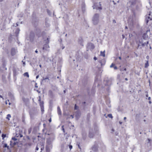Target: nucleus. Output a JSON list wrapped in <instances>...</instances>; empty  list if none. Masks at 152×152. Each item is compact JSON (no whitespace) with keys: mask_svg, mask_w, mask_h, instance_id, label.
Returning <instances> with one entry per match:
<instances>
[{"mask_svg":"<svg viewBox=\"0 0 152 152\" xmlns=\"http://www.w3.org/2000/svg\"><path fill=\"white\" fill-rule=\"evenodd\" d=\"M53 147L52 141L50 138H48L47 139L46 145V150L47 151H49L52 149Z\"/></svg>","mask_w":152,"mask_h":152,"instance_id":"f257e3e1","label":"nucleus"},{"mask_svg":"<svg viewBox=\"0 0 152 152\" xmlns=\"http://www.w3.org/2000/svg\"><path fill=\"white\" fill-rule=\"evenodd\" d=\"M50 39L48 38L46 40H45L46 44L44 45L43 48V50H44L49 51V46L48 45V43L49 42Z\"/></svg>","mask_w":152,"mask_h":152,"instance_id":"f03ea898","label":"nucleus"},{"mask_svg":"<svg viewBox=\"0 0 152 152\" xmlns=\"http://www.w3.org/2000/svg\"><path fill=\"white\" fill-rule=\"evenodd\" d=\"M99 17V15L98 14H96L94 16L92 19V21L94 25H96L98 23Z\"/></svg>","mask_w":152,"mask_h":152,"instance_id":"7ed1b4c3","label":"nucleus"},{"mask_svg":"<svg viewBox=\"0 0 152 152\" xmlns=\"http://www.w3.org/2000/svg\"><path fill=\"white\" fill-rule=\"evenodd\" d=\"M145 40V39L144 38L143 39H141V40L139 41V43L138 44V48L141 46H142V47H145V46H147V45L148 44V41H147L146 43L145 42H144V41Z\"/></svg>","mask_w":152,"mask_h":152,"instance_id":"20e7f679","label":"nucleus"},{"mask_svg":"<svg viewBox=\"0 0 152 152\" xmlns=\"http://www.w3.org/2000/svg\"><path fill=\"white\" fill-rule=\"evenodd\" d=\"M149 21L150 23H152V16H151L150 13L149 15H146L145 17V22L146 24H147Z\"/></svg>","mask_w":152,"mask_h":152,"instance_id":"39448f33","label":"nucleus"},{"mask_svg":"<svg viewBox=\"0 0 152 152\" xmlns=\"http://www.w3.org/2000/svg\"><path fill=\"white\" fill-rule=\"evenodd\" d=\"M38 114V111L37 110L31 111L30 112V114L31 118H34V117Z\"/></svg>","mask_w":152,"mask_h":152,"instance_id":"423d86ee","label":"nucleus"},{"mask_svg":"<svg viewBox=\"0 0 152 152\" xmlns=\"http://www.w3.org/2000/svg\"><path fill=\"white\" fill-rule=\"evenodd\" d=\"M96 4H97L96 3L94 4V6H92V7H93V9H94L95 8L97 10H101L102 9V7H101V4L100 2H99V6H98L97 5H96Z\"/></svg>","mask_w":152,"mask_h":152,"instance_id":"0eeeda50","label":"nucleus"},{"mask_svg":"<svg viewBox=\"0 0 152 152\" xmlns=\"http://www.w3.org/2000/svg\"><path fill=\"white\" fill-rule=\"evenodd\" d=\"M104 83L107 86L110 85L111 84V79L110 78L108 79L104 80Z\"/></svg>","mask_w":152,"mask_h":152,"instance_id":"6e6552de","label":"nucleus"},{"mask_svg":"<svg viewBox=\"0 0 152 152\" xmlns=\"http://www.w3.org/2000/svg\"><path fill=\"white\" fill-rule=\"evenodd\" d=\"M49 81V79L48 77H47L46 78H45L44 77H43L42 79V80L41 83V84L42 83H48Z\"/></svg>","mask_w":152,"mask_h":152,"instance_id":"1a4fd4ad","label":"nucleus"},{"mask_svg":"<svg viewBox=\"0 0 152 152\" xmlns=\"http://www.w3.org/2000/svg\"><path fill=\"white\" fill-rule=\"evenodd\" d=\"M34 34L33 32H31L30 33V35H29V39L30 41H32L34 37Z\"/></svg>","mask_w":152,"mask_h":152,"instance_id":"9d476101","label":"nucleus"},{"mask_svg":"<svg viewBox=\"0 0 152 152\" xmlns=\"http://www.w3.org/2000/svg\"><path fill=\"white\" fill-rule=\"evenodd\" d=\"M17 52V50L15 48H13L12 49L11 54L12 56L15 55Z\"/></svg>","mask_w":152,"mask_h":152,"instance_id":"9b49d317","label":"nucleus"},{"mask_svg":"<svg viewBox=\"0 0 152 152\" xmlns=\"http://www.w3.org/2000/svg\"><path fill=\"white\" fill-rule=\"evenodd\" d=\"M19 70V69L17 68H13V74L14 76H15L18 74V72Z\"/></svg>","mask_w":152,"mask_h":152,"instance_id":"f8f14e48","label":"nucleus"},{"mask_svg":"<svg viewBox=\"0 0 152 152\" xmlns=\"http://www.w3.org/2000/svg\"><path fill=\"white\" fill-rule=\"evenodd\" d=\"M94 135L93 131L92 130H90L89 131V136L91 138H92Z\"/></svg>","mask_w":152,"mask_h":152,"instance_id":"ddd939ff","label":"nucleus"},{"mask_svg":"<svg viewBox=\"0 0 152 152\" xmlns=\"http://www.w3.org/2000/svg\"><path fill=\"white\" fill-rule=\"evenodd\" d=\"M88 47L89 48H91V50L93 49L94 48V45L92 43H89L88 45Z\"/></svg>","mask_w":152,"mask_h":152,"instance_id":"4468645a","label":"nucleus"},{"mask_svg":"<svg viewBox=\"0 0 152 152\" xmlns=\"http://www.w3.org/2000/svg\"><path fill=\"white\" fill-rule=\"evenodd\" d=\"M52 88L54 91H57L58 90V88L56 85L52 86Z\"/></svg>","mask_w":152,"mask_h":152,"instance_id":"2eb2a0df","label":"nucleus"},{"mask_svg":"<svg viewBox=\"0 0 152 152\" xmlns=\"http://www.w3.org/2000/svg\"><path fill=\"white\" fill-rule=\"evenodd\" d=\"M20 31V30L19 29V28H17L16 30V31H15V34H16V36H17L19 32V31Z\"/></svg>","mask_w":152,"mask_h":152,"instance_id":"dca6fc26","label":"nucleus"},{"mask_svg":"<svg viewBox=\"0 0 152 152\" xmlns=\"http://www.w3.org/2000/svg\"><path fill=\"white\" fill-rule=\"evenodd\" d=\"M57 110H58V113L59 115H61V111L60 110V108L59 107H57Z\"/></svg>","mask_w":152,"mask_h":152,"instance_id":"f3484780","label":"nucleus"},{"mask_svg":"<svg viewBox=\"0 0 152 152\" xmlns=\"http://www.w3.org/2000/svg\"><path fill=\"white\" fill-rule=\"evenodd\" d=\"M82 135L83 139H85L86 135V133L85 132H83L82 133Z\"/></svg>","mask_w":152,"mask_h":152,"instance_id":"a211bd4d","label":"nucleus"},{"mask_svg":"<svg viewBox=\"0 0 152 152\" xmlns=\"http://www.w3.org/2000/svg\"><path fill=\"white\" fill-rule=\"evenodd\" d=\"M100 55L103 57H104L105 56V51H104L103 52L101 51L100 52Z\"/></svg>","mask_w":152,"mask_h":152,"instance_id":"6ab92c4d","label":"nucleus"},{"mask_svg":"<svg viewBox=\"0 0 152 152\" xmlns=\"http://www.w3.org/2000/svg\"><path fill=\"white\" fill-rule=\"evenodd\" d=\"M149 66L148 61H147L145 63V67L147 68Z\"/></svg>","mask_w":152,"mask_h":152,"instance_id":"aec40b11","label":"nucleus"},{"mask_svg":"<svg viewBox=\"0 0 152 152\" xmlns=\"http://www.w3.org/2000/svg\"><path fill=\"white\" fill-rule=\"evenodd\" d=\"M23 75L24 76H26L27 77H29V75L28 74V73L27 72H26L25 73H24L23 74Z\"/></svg>","mask_w":152,"mask_h":152,"instance_id":"412c9836","label":"nucleus"},{"mask_svg":"<svg viewBox=\"0 0 152 152\" xmlns=\"http://www.w3.org/2000/svg\"><path fill=\"white\" fill-rule=\"evenodd\" d=\"M43 102L42 101L40 102L39 104H40V106L41 107H43Z\"/></svg>","mask_w":152,"mask_h":152,"instance_id":"4be33fe9","label":"nucleus"},{"mask_svg":"<svg viewBox=\"0 0 152 152\" xmlns=\"http://www.w3.org/2000/svg\"><path fill=\"white\" fill-rule=\"evenodd\" d=\"M11 117V115L10 114H8L7 115V118L9 120H10V118Z\"/></svg>","mask_w":152,"mask_h":152,"instance_id":"5701e85b","label":"nucleus"},{"mask_svg":"<svg viewBox=\"0 0 152 152\" xmlns=\"http://www.w3.org/2000/svg\"><path fill=\"white\" fill-rule=\"evenodd\" d=\"M1 137H2V139L4 140V138L6 137V135L5 134H2Z\"/></svg>","mask_w":152,"mask_h":152,"instance_id":"b1692460","label":"nucleus"},{"mask_svg":"<svg viewBox=\"0 0 152 152\" xmlns=\"http://www.w3.org/2000/svg\"><path fill=\"white\" fill-rule=\"evenodd\" d=\"M3 147H4V148H7L8 149L9 148V146H7V144L6 143L4 144V145Z\"/></svg>","mask_w":152,"mask_h":152,"instance_id":"393cba45","label":"nucleus"},{"mask_svg":"<svg viewBox=\"0 0 152 152\" xmlns=\"http://www.w3.org/2000/svg\"><path fill=\"white\" fill-rule=\"evenodd\" d=\"M129 20L130 19H129L128 22V24H130L131 26H132L133 25V22L132 21L130 22Z\"/></svg>","mask_w":152,"mask_h":152,"instance_id":"a878e982","label":"nucleus"},{"mask_svg":"<svg viewBox=\"0 0 152 152\" xmlns=\"http://www.w3.org/2000/svg\"><path fill=\"white\" fill-rule=\"evenodd\" d=\"M108 117L109 118H113V117L112 115L111 114H109L107 115Z\"/></svg>","mask_w":152,"mask_h":152,"instance_id":"bb28decb","label":"nucleus"},{"mask_svg":"<svg viewBox=\"0 0 152 152\" xmlns=\"http://www.w3.org/2000/svg\"><path fill=\"white\" fill-rule=\"evenodd\" d=\"M9 96H10L12 99H14L13 95L11 94L10 93L9 94Z\"/></svg>","mask_w":152,"mask_h":152,"instance_id":"cd10ccee","label":"nucleus"},{"mask_svg":"<svg viewBox=\"0 0 152 152\" xmlns=\"http://www.w3.org/2000/svg\"><path fill=\"white\" fill-rule=\"evenodd\" d=\"M31 130H32V129H31V128H30L28 129V134H30V133H31Z\"/></svg>","mask_w":152,"mask_h":152,"instance_id":"c85d7f7f","label":"nucleus"},{"mask_svg":"<svg viewBox=\"0 0 152 152\" xmlns=\"http://www.w3.org/2000/svg\"><path fill=\"white\" fill-rule=\"evenodd\" d=\"M134 2H133L132 1H130L129 3H128V4H131V5H133Z\"/></svg>","mask_w":152,"mask_h":152,"instance_id":"c756f323","label":"nucleus"},{"mask_svg":"<svg viewBox=\"0 0 152 152\" xmlns=\"http://www.w3.org/2000/svg\"><path fill=\"white\" fill-rule=\"evenodd\" d=\"M12 140H14V141H16L17 140V139L15 137H12Z\"/></svg>","mask_w":152,"mask_h":152,"instance_id":"7c9ffc66","label":"nucleus"},{"mask_svg":"<svg viewBox=\"0 0 152 152\" xmlns=\"http://www.w3.org/2000/svg\"><path fill=\"white\" fill-rule=\"evenodd\" d=\"M85 7V4H82V10H84V8Z\"/></svg>","mask_w":152,"mask_h":152,"instance_id":"2f4dec72","label":"nucleus"},{"mask_svg":"<svg viewBox=\"0 0 152 152\" xmlns=\"http://www.w3.org/2000/svg\"><path fill=\"white\" fill-rule=\"evenodd\" d=\"M78 107H77V106L76 105V104H75V110H77L78 108Z\"/></svg>","mask_w":152,"mask_h":152,"instance_id":"473e14b6","label":"nucleus"},{"mask_svg":"<svg viewBox=\"0 0 152 152\" xmlns=\"http://www.w3.org/2000/svg\"><path fill=\"white\" fill-rule=\"evenodd\" d=\"M17 143V142H13L12 146L15 145Z\"/></svg>","mask_w":152,"mask_h":152,"instance_id":"72a5a7b5","label":"nucleus"},{"mask_svg":"<svg viewBox=\"0 0 152 152\" xmlns=\"http://www.w3.org/2000/svg\"><path fill=\"white\" fill-rule=\"evenodd\" d=\"M13 142L11 141H10V145L12 146V145H13Z\"/></svg>","mask_w":152,"mask_h":152,"instance_id":"f704fd0d","label":"nucleus"},{"mask_svg":"<svg viewBox=\"0 0 152 152\" xmlns=\"http://www.w3.org/2000/svg\"><path fill=\"white\" fill-rule=\"evenodd\" d=\"M41 111H42V112L43 111H44V106H43V107H41Z\"/></svg>","mask_w":152,"mask_h":152,"instance_id":"c9c22d12","label":"nucleus"},{"mask_svg":"<svg viewBox=\"0 0 152 152\" xmlns=\"http://www.w3.org/2000/svg\"><path fill=\"white\" fill-rule=\"evenodd\" d=\"M114 66V64H111V65L110 66V68H112Z\"/></svg>","mask_w":152,"mask_h":152,"instance_id":"e433bc0d","label":"nucleus"},{"mask_svg":"<svg viewBox=\"0 0 152 152\" xmlns=\"http://www.w3.org/2000/svg\"><path fill=\"white\" fill-rule=\"evenodd\" d=\"M63 127H64V126H62V130L63 131V132H65V130H64V128Z\"/></svg>","mask_w":152,"mask_h":152,"instance_id":"4c0bfd02","label":"nucleus"},{"mask_svg":"<svg viewBox=\"0 0 152 152\" xmlns=\"http://www.w3.org/2000/svg\"><path fill=\"white\" fill-rule=\"evenodd\" d=\"M77 145H78V148L80 149L81 150V148L80 146V145L79 144H78Z\"/></svg>","mask_w":152,"mask_h":152,"instance_id":"58836bf2","label":"nucleus"},{"mask_svg":"<svg viewBox=\"0 0 152 152\" xmlns=\"http://www.w3.org/2000/svg\"><path fill=\"white\" fill-rule=\"evenodd\" d=\"M114 68L115 69H117V67L116 66H114Z\"/></svg>","mask_w":152,"mask_h":152,"instance_id":"ea45409f","label":"nucleus"},{"mask_svg":"<svg viewBox=\"0 0 152 152\" xmlns=\"http://www.w3.org/2000/svg\"><path fill=\"white\" fill-rule=\"evenodd\" d=\"M72 148V145H71L69 146V148L70 149H71Z\"/></svg>","mask_w":152,"mask_h":152,"instance_id":"a19ab883","label":"nucleus"},{"mask_svg":"<svg viewBox=\"0 0 152 152\" xmlns=\"http://www.w3.org/2000/svg\"><path fill=\"white\" fill-rule=\"evenodd\" d=\"M99 63H100V64H101V65L102 66V62H101V61H99Z\"/></svg>","mask_w":152,"mask_h":152,"instance_id":"79ce46f5","label":"nucleus"},{"mask_svg":"<svg viewBox=\"0 0 152 152\" xmlns=\"http://www.w3.org/2000/svg\"><path fill=\"white\" fill-rule=\"evenodd\" d=\"M94 60H97V58L96 57H94Z\"/></svg>","mask_w":152,"mask_h":152,"instance_id":"37998d69","label":"nucleus"},{"mask_svg":"<svg viewBox=\"0 0 152 152\" xmlns=\"http://www.w3.org/2000/svg\"><path fill=\"white\" fill-rule=\"evenodd\" d=\"M49 121L50 122H51V118H50L49 119Z\"/></svg>","mask_w":152,"mask_h":152,"instance_id":"c03bdc74","label":"nucleus"},{"mask_svg":"<svg viewBox=\"0 0 152 152\" xmlns=\"http://www.w3.org/2000/svg\"><path fill=\"white\" fill-rule=\"evenodd\" d=\"M36 149L37 151H38L39 150V148L37 147Z\"/></svg>","mask_w":152,"mask_h":152,"instance_id":"a18cd8bd","label":"nucleus"},{"mask_svg":"<svg viewBox=\"0 0 152 152\" xmlns=\"http://www.w3.org/2000/svg\"><path fill=\"white\" fill-rule=\"evenodd\" d=\"M39 77V75H37L36 77V79H37Z\"/></svg>","mask_w":152,"mask_h":152,"instance_id":"49530a36","label":"nucleus"},{"mask_svg":"<svg viewBox=\"0 0 152 152\" xmlns=\"http://www.w3.org/2000/svg\"><path fill=\"white\" fill-rule=\"evenodd\" d=\"M27 138L28 140H30V137H29L28 136H27Z\"/></svg>","mask_w":152,"mask_h":152,"instance_id":"de8ad7c7","label":"nucleus"},{"mask_svg":"<svg viewBox=\"0 0 152 152\" xmlns=\"http://www.w3.org/2000/svg\"><path fill=\"white\" fill-rule=\"evenodd\" d=\"M45 24H46V26H48V23H47V22H45Z\"/></svg>","mask_w":152,"mask_h":152,"instance_id":"09e8293b","label":"nucleus"},{"mask_svg":"<svg viewBox=\"0 0 152 152\" xmlns=\"http://www.w3.org/2000/svg\"><path fill=\"white\" fill-rule=\"evenodd\" d=\"M64 48H65V47L64 46H62V49H64Z\"/></svg>","mask_w":152,"mask_h":152,"instance_id":"8fccbe9b","label":"nucleus"},{"mask_svg":"<svg viewBox=\"0 0 152 152\" xmlns=\"http://www.w3.org/2000/svg\"><path fill=\"white\" fill-rule=\"evenodd\" d=\"M151 99V97H148V99L149 100H150Z\"/></svg>","mask_w":152,"mask_h":152,"instance_id":"3c124183","label":"nucleus"},{"mask_svg":"<svg viewBox=\"0 0 152 152\" xmlns=\"http://www.w3.org/2000/svg\"><path fill=\"white\" fill-rule=\"evenodd\" d=\"M122 36L123 39L125 37L124 35H122Z\"/></svg>","mask_w":152,"mask_h":152,"instance_id":"603ef678","label":"nucleus"},{"mask_svg":"<svg viewBox=\"0 0 152 152\" xmlns=\"http://www.w3.org/2000/svg\"><path fill=\"white\" fill-rule=\"evenodd\" d=\"M35 52L36 53H38V51L37 50H36L35 51Z\"/></svg>","mask_w":152,"mask_h":152,"instance_id":"864d4df0","label":"nucleus"},{"mask_svg":"<svg viewBox=\"0 0 152 152\" xmlns=\"http://www.w3.org/2000/svg\"><path fill=\"white\" fill-rule=\"evenodd\" d=\"M16 25L15 26V27H16L18 26V24L17 23L16 24Z\"/></svg>","mask_w":152,"mask_h":152,"instance_id":"5fc2aeb1","label":"nucleus"},{"mask_svg":"<svg viewBox=\"0 0 152 152\" xmlns=\"http://www.w3.org/2000/svg\"><path fill=\"white\" fill-rule=\"evenodd\" d=\"M22 62H23V64L24 65L25 64V62H23V61H22Z\"/></svg>","mask_w":152,"mask_h":152,"instance_id":"6e6d98bb","label":"nucleus"},{"mask_svg":"<svg viewBox=\"0 0 152 152\" xmlns=\"http://www.w3.org/2000/svg\"><path fill=\"white\" fill-rule=\"evenodd\" d=\"M39 101L40 102H41V99H40V97H39Z\"/></svg>","mask_w":152,"mask_h":152,"instance_id":"4d7b16f0","label":"nucleus"},{"mask_svg":"<svg viewBox=\"0 0 152 152\" xmlns=\"http://www.w3.org/2000/svg\"><path fill=\"white\" fill-rule=\"evenodd\" d=\"M23 137V135L21 134H20V137Z\"/></svg>","mask_w":152,"mask_h":152,"instance_id":"13d9d810","label":"nucleus"},{"mask_svg":"<svg viewBox=\"0 0 152 152\" xmlns=\"http://www.w3.org/2000/svg\"><path fill=\"white\" fill-rule=\"evenodd\" d=\"M126 117H124V120H126Z\"/></svg>","mask_w":152,"mask_h":152,"instance_id":"bf43d9fd","label":"nucleus"},{"mask_svg":"<svg viewBox=\"0 0 152 152\" xmlns=\"http://www.w3.org/2000/svg\"><path fill=\"white\" fill-rule=\"evenodd\" d=\"M119 123L120 124H121L122 123V122H121V121H119Z\"/></svg>","mask_w":152,"mask_h":152,"instance_id":"052dcab7","label":"nucleus"},{"mask_svg":"<svg viewBox=\"0 0 152 152\" xmlns=\"http://www.w3.org/2000/svg\"><path fill=\"white\" fill-rule=\"evenodd\" d=\"M39 66L40 67V68L42 67V65H41V64L39 65Z\"/></svg>","mask_w":152,"mask_h":152,"instance_id":"680f3d73","label":"nucleus"},{"mask_svg":"<svg viewBox=\"0 0 152 152\" xmlns=\"http://www.w3.org/2000/svg\"><path fill=\"white\" fill-rule=\"evenodd\" d=\"M146 34H144V35H143V37H144V36H146Z\"/></svg>","mask_w":152,"mask_h":152,"instance_id":"e2e57ef3","label":"nucleus"},{"mask_svg":"<svg viewBox=\"0 0 152 152\" xmlns=\"http://www.w3.org/2000/svg\"><path fill=\"white\" fill-rule=\"evenodd\" d=\"M125 80H126V81H127L128 80V79L127 78H126L125 79Z\"/></svg>","mask_w":152,"mask_h":152,"instance_id":"0e129e2a","label":"nucleus"},{"mask_svg":"<svg viewBox=\"0 0 152 152\" xmlns=\"http://www.w3.org/2000/svg\"><path fill=\"white\" fill-rule=\"evenodd\" d=\"M146 97H148V94H147L146 95Z\"/></svg>","mask_w":152,"mask_h":152,"instance_id":"69168bd1","label":"nucleus"},{"mask_svg":"<svg viewBox=\"0 0 152 152\" xmlns=\"http://www.w3.org/2000/svg\"><path fill=\"white\" fill-rule=\"evenodd\" d=\"M119 58L120 59V60H121V57H119Z\"/></svg>","mask_w":152,"mask_h":152,"instance_id":"338daca9","label":"nucleus"},{"mask_svg":"<svg viewBox=\"0 0 152 152\" xmlns=\"http://www.w3.org/2000/svg\"><path fill=\"white\" fill-rule=\"evenodd\" d=\"M113 23H115V21L114 20L113 21Z\"/></svg>","mask_w":152,"mask_h":152,"instance_id":"774afa93","label":"nucleus"}]
</instances>
